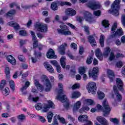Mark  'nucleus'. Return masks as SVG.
<instances>
[{"label":"nucleus","mask_w":125,"mask_h":125,"mask_svg":"<svg viewBox=\"0 0 125 125\" xmlns=\"http://www.w3.org/2000/svg\"><path fill=\"white\" fill-rule=\"evenodd\" d=\"M35 108L38 111H40V110L42 109V111L43 113H46L50 108L54 109V104L51 101L48 102V104H42V103H38L35 105Z\"/></svg>","instance_id":"obj_1"},{"label":"nucleus","mask_w":125,"mask_h":125,"mask_svg":"<svg viewBox=\"0 0 125 125\" xmlns=\"http://www.w3.org/2000/svg\"><path fill=\"white\" fill-rule=\"evenodd\" d=\"M121 2V0H115L114 2L111 5V8L109 11L112 13L114 16H119L120 14V3Z\"/></svg>","instance_id":"obj_2"},{"label":"nucleus","mask_w":125,"mask_h":125,"mask_svg":"<svg viewBox=\"0 0 125 125\" xmlns=\"http://www.w3.org/2000/svg\"><path fill=\"white\" fill-rule=\"evenodd\" d=\"M60 28L57 29V32L60 35H62L63 36H69L72 35L71 31L69 30V27H67V25L64 24H61Z\"/></svg>","instance_id":"obj_3"},{"label":"nucleus","mask_w":125,"mask_h":125,"mask_svg":"<svg viewBox=\"0 0 125 125\" xmlns=\"http://www.w3.org/2000/svg\"><path fill=\"white\" fill-rule=\"evenodd\" d=\"M56 99H59L62 103H64L63 106L67 109H69L70 107V103L69 100L67 99V96L65 95H63L61 96L60 95H58L56 97Z\"/></svg>","instance_id":"obj_4"},{"label":"nucleus","mask_w":125,"mask_h":125,"mask_svg":"<svg viewBox=\"0 0 125 125\" xmlns=\"http://www.w3.org/2000/svg\"><path fill=\"white\" fill-rule=\"evenodd\" d=\"M86 88L88 89L89 93H91L92 94H96V83L93 82H89L87 85Z\"/></svg>","instance_id":"obj_5"},{"label":"nucleus","mask_w":125,"mask_h":125,"mask_svg":"<svg viewBox=\"0 0 125 125\" xmlns=\"http://www.w3.org/2000/svg\"><path fill=\"white\" fill-rule=\"evenodd\" d=\"M103 105L104 107V117H108L111 112V107H110V105H109L106 100H104L103 103Z\"/></svg>","instance_id":"obj_6"},{"label":"nucleus","mask_w":125,"mask_h":125,"mask_svg":"<svg viewBox=\"0 0 125 125\" xmlns=\"http://www.w3.org/2000/svg\"><path fill=\"white\" fill-rule=\"evenodd\" d=\"M86 5L88 7L91 8V9H97L101 7L100 3L96 2L94 0L88 1Z\"/></svg>","instance_id":"obj_7"},{"label":"nucleus","mask_w":125,"mask_h":125,"mask_svg":"<svg viewBox=\"0 0 125 125\" xmlns=\"http://www.w3.org/2000/svg\"><path fill=\"white\" fill-rule=\"evenodd\" d=\"M42 79H43V81H45V90H46V91H50V89L52 88V85L51 84L50 81L48 79V77L45 75H43Z\"/></svg>","instance_id":"obj_8"},{"label":"nucleus","mask_w":125,"mask_h":125,"mask_svg":"<svg viewBox=\"0 0 125 125\" xmlns=\"http://www.w3.org/2000/svg\"><path fill=\"white\" fill-rule=\"evenodd\" d=\"M78 121L81 123H86L84 125H92V122L88 120V117L86 115H80L78 117Z\"/></svg>","instance_id":"obj_9"},{"label":"nucleus","mask_w":125,"mask_h":125,"mask_svg":"<svg viewBox=\"0 0 125 125\" xmlns=\"http://www.w3.org/2000/svg\"><path fill=\"white\" fill-rule=\"evenodd\" d=\"M98 71H99L98 67H94L92 70L89 71V76L90 78H92L93 80H96L98 76Z\"/></svg>","instance_id":"obj_10"},{"label":"nucleus","mask_w":125,"mask_h":125,"mask_svg":"<svg viewBox=\"0 0 125 125\" xmlns=\"http://www.w3.org/2000/svg\"><path fill=\"white\" fill-rule=\"evenodd\" d=\"M35 29L41 32H45L47 31V25L45 24L36 23L35 25Z\"/></svg>","instance_id":"obj_11"},{"label":"nucleus","mask_w":125,"mask_h":125,"mask_svg":"<svg viewBox=\"0 0 125 125\" xmlns=\"http://www.w3.org/2000/svg\"><path fill=\"white\" fill-rule=\"evenodd\" d=\"M31 35L32 37L33 48H36L38 47V46L39 45V43H38V39H37L36 35H35V32L33 31H31Z\"/></svg>","instance_id":"obj_12"},{"label":"nucleus","mask_w":125,"mask_h":125,"mask_svg":"<svg viewBox=\"0 0 125 125\" xmlns=\"http://www.w3.org/2000/svg\"><path fill=\"white\" fill-rule=\"evenodd\" d=\"M116 81L118 89L120 91H124V83H123V81L120 78H117Z\"/></svg>","instance_id":"obj_13"},{"label":"nucleus","mask_w":125,"mask_h":125,"mask_svg":"<svg viewBox=\"0 0 125 125\" xmlns=\"http://www.w3.org/2000/svg\"><path fill=\"white\" fill-rule=\"evenodd\" d=\"M97 120L102 125H109V122L104 117L99 116L97 117Z\"/></svg>","instance_id":"obj_14"},{"label":"nucleus","mask_w":125,"mask_h":125,"mask_svg":"<svg viewBox=\"0 0 125 125\" xmlns=\"http://www.w3.org/2000/svg\"><path fill=\"white\" fill-rule=\"evenodd\" d=\"M65 12L66 15H68L69 16H75V15L77 14V12L76 10L73 9L72 8L66 9Z\"/></svg>","instance_id":"obj_15"},{"label":"nucleus","mask_w":125,"mask_h":125,"mask_svg":"<svg viewBox=\"0 0 125 125\" xmlns=\"http://www.w3.org/2000/svg\"><path fill=\"white\" fill-rule=\"evenodd\" d=\"M47 58H49L50 59H55L56 58V55H55V53L52 49H50L48 52L47 53Z\"/></svg>","instance_id":"obj_16"},{"label":"nucleus","mask_w":125,"mask_h":125,"mask_svg":"<svg viewBox=\"0 0 125 125\" xmlns=\"http://www.w3.org/2000/svg\"><path fill=\"white\" fill-rule=\"evenodd\" d=\"M84 17L86 21H88V22H89L90 23H91L92 20H93V19L91 18V14L88 12H85L84 13Z\"/></svg>","instance_id":"obj_17"},{"label":"nucleus","mask_w":125,"mask_h":125,"mask_svg":"<svg viewBox=\"0 0 125 125\" xmlns=\"http://www.w3.org/2000/svg\"><path fill=\"white\" fill-rule=\"evenodd\" d=\"M81 106H82V102L81 101H78L75 103L73 106V112H77L81 108Z\"/></svg>","instance_id":"obj_18"},{"label":"nucleus","mask_w":125,"mask_h":125,"mask_svg":"<svg viewBox=\"0 0 125 125\" xmlns=\"http://www.w3.org/2000/svg\"><path fill=\"white\" fill-rule=\"evenodd\" d=\"M124 35V31H123V29L120 28L118 29L114 34L111 35L112 38H114V37H121Z\"/></svg>","instance_id":"obj_19"},{"label":"nucleus","mask_w":125,"mask_h":125,"mask_svg":"<svg viewBox=\"0 0 125 125\" xmlns=\"http://www.w3.org/2000/svg\"><path fill=\"white\" fill-rule=\"evenodd\" d=\"M107 75L110 82H113L115 80V74L114 72L110 69L107 70Z\"/></svg>","instance_id":"obj_20"},{"label":"nucleus","mask_w":125,"mask_h":125,"mask_svg":"<svg viewBox=\"0 0 125 125\" xmlns=\"http://www.w3.org/2000/svg\"><path fill=\"white\" fill-rule=\"evenodd\" d=\"M67 46V44L64 43V44H62L59 47V51L61 55H64L65 54V48Z\"/></svg>","instance_id":"obj_21"},{"label":"nucleus","mask_w":125,"mask_h":125,"mask_svg":"<svg viewBox=\"0 0 125 125\" xmlns=\"http://www.w3.org/2000/svg\"><path fill=\"white\" fill-rule=\"evenodd\" d=\"M44 66L49 73H50L51 74H52V73H54V69H53V67H52V66H51V65L47 64H46V62H44Z\"/></svg>","instance_id":"obj_22"},{"label":"nucleus","mask_w":125,"mask_h":125,"mask_svg":"<svg viewBox=\"0 0 125 125\" xmlns=\"http://www.w3.org/2000/svg\"><path fill=\"white\" fill-rule=\"evenodd\" d=\"M95 54L97 58H98V59H100L101 61L103 60V57H102V53L101 52V50H100V49L98 48L96 50Z\"/></svg>","instance_id":"obj_23"},{"label":"nucleus","mask_w":125,"mask_h":125,"mask_svg":"<svg viewBox=\"0 0 125 125\" xmlns=\"http://www.w3.org/2000/svg\"><path fill=\"white\" fill-rule=\"evenodd\" d=\"M7 60L8 62L11 63L12 65L16 64V60L12 56L9 55L7 57Z\"/></svg>","instance_id":"obj_24"},{"label":"nucleus","mask_w":125,"mask_h":125,"mask_svg":"<svg viewBox=\"0 0 125 125\" xmlns=\"http://www.w3.org/2000/svg\"><path fill=\"white\" fill-rule=\"evenodd\" d=\"M113 89L114 90V92L116 95V98L118 101H122V95L119 93V92L117 90V86H114Z\"/></svg>","instance_id":"obj_25"},{"label":"nucleus","mask_w":125,"mask_h":125,"mask_svg":"<svg viewBox=\"0 0 125 125\" xmlns=\"http://www.w3.org/2000/svg\"><path fill=\"white\" fill-rule=\"evenodd\" d=\"M9 26H11L13 27L15 30H19L20 29V26H19V24H18L16 22H14L13 21H10L8 23Z\"/></svg>","instance_id":"obj_26"},{"label":"nucleus","mask_w":125,"mask_h":125,"mask_svg":"<svg viewBox=\"0 0 125 125\" xmlns=\"http://www.w3.org/2000/svg\"><path fill=\"white\" fill-rule=\"evenodd\" d=\"M88 40L92 46H95L96 45V41H95V39H94V38L92 36H89Z\"/></svg>","instance_id":"obj_27"},{"label":"nucleus","mask_w":125,"mask_h":125,"mask_svg":"<svg viewBox=\"0 0 125 125\" xmlns=\"http://www.w3.org/2000/svg\"><path fill=\"white\" fill-rule=\"evenodd\" d=\"M81 96V93L79 91H74L71 93V98L76 99Z\"/></svg>","instance_id":"obj_28"},{"label":"nucleus","mask_w":125,"mask_h":125,"mask_svg":"<svg viewBox=\"0 0 125 125\" xmlns=\"http://www.w3.org/2000/svg\"><path fill=\"white\" fill-rule=\"evenodd\" d=\"M60 62L62 68L65 69V67H66V57L65 56H62L60 59Z\"/></svg>","instance_id":"obj_29"},{"label":"nucleus","mask_w":125,"mask_h":125,"mask_svg":"<svg viewBox=\"0 0 125 125\" xmlns=\"http://www.w3.org/2000/svg\"><path fill=\"white\" fill-rule=\"evenodd\" d=\"M55 117V118H57V119L59 120L60 122L62 124V125H65V124H67V123L66 122V120H65V119L63 117H62L61 115L56 114Z\"/></svg>","instance_id":"obj_30"},{"label":"nucleus","mask_w":125,"mask_h":125,"mask_svg":"<svg viewBox=\"0 0 125 125\" xmlns=\"http://www.w3.org/2000/svg\"><path fill=\"white\" fill-rule=\"evenodd\" d=\"M29 101H32L33 102H38L39 101V97H33L32 95H29L28 98Z\"/></svg>","instance_id":"obj_31"},{"label":"nucleus","mask_w":125,"mask_h":125,"mask_svg":"<svg viewBox=\"0 0 125 125\" xmlns=\"http://www.w3.org/2000/svg\"><path fill=\"white\" fill-rule=\"evenodd\" d=\"M2 92L4 96H7V95L9 94V88H8L7 87H5L2 90Z\"/></svg>","instance_id":"obj_32"},{"label":"nucleus","mask_w":125,"mask_h":125,"mask_svg":"<svg viewBox=\"0 0 125 125\" xmlns=\"http://www.w3.org/2000/svg\"><path fill=\"white\" fill-rule=\"evenodd\" d=\"M105 40V36L103 35H101L100 39V43L102 47H104V41Z\"/></svg>","instance_id":"obj_33"},{"label":"nucleus","mask_w":125,"mask_h":125,"mask_svg":"<svg viewBox=\"0 0 125 125\" xmlns=\"http://www.w3.org/2000/svg\"><path fill=\"white\" fill-rule=\"evenodd\" d=\"M16 13V11L15 10H11L8 12L6 14L7 17H11Z\"/></svg>","instance_id":"obj_34"},{"label":"nucleus","mask_w":125,"mask_h":125,"mask_svg":"<svg viewBox=\"0 0 125 125\" xmlns=\"http://www.w3.org/2000/svg\"><path fill=\"white\" fill-rule=\"evenodd\" d=\"M29 85H30V82L27 81L25 83V85L21 88V91L23 92L24 90H26V89L29 87Z\"/></svg>","instance_id":"obj_35"},{"label":"nucleus","mask_w":125,"mask_h":125,"mask_svg":"<svg viewBox=\"0 0 125 125\" xmlns=\"http://www.w3.org/2000/svg\"><path fill=\"white\" fill-rule=\"evenodd\" d=\"M52 117H53V113L49 112L47 116L48 123H51V121H52Z\"/></svg>","instance_id":"obj_36"},{"label":"nucleus","mask_w":125,"mask_h":125,"mask_svg":"<svg viewBox=\"0 0 125 125\" xmlns=\"http://www.w3.org/2000/svg\"><path fill=\"white\" fill-rule=\"evenodd\" d=\"M84 102L86 105H94V101L91 99L85 100Z\"/></svg>","instance_id":"obj_37"},{"label":"nucleus","mask_w":125,"mask_h":125,"mask_svg":"<svg viewBox=\"0 0 125 125\" xmlns=\"http://www.w3.org/2000/svg\"><path fill=\"white\" fill-rule=\"evenodd\" d=\"M97 93L99 99H103L105 97V95L103 92L99 91H98Z\"/></svg>","instance_id":"obj_38"},{"label":"nucleus","mask_w":125,"mask_h":125,"mask_svg":"<svg viewBox=\"0 0 125 125\" xmlns=\"http://www.w3.org/2000/svg\"><path fill=\"white\" fill-rule=\"evenodd\" d=\"M111 51V49L109 48V47H107L104 49V56H108L109 54H110V52Z\"/></svg>","instance_id":"obj_39"},{"label":"nucleus","mask_w":125,"mask_h":125,"mask_svg":"<svg viewBox=\"0 0 125 125\" xmlns=\"http://www.w3.org/2000/svg\"><path fill=\"white\" fill-rule=\"evenodd\" d=\"M51 8L52 9V10H57V9H58V6H57V2H53L51 5Z\"/></svg>","instance_id":"obj_40"},{"label":"nucleus","mask_w":125,"mask_h":125,"mask_svg":"<svg viewBox=\"0 0 125 125\" xmlns=\"http://www.w3.org/2000/svg\"><path fill=\"white\" fill-rule=\"evenodd\" d=\"M58 87L59 88H61L59 91H58V93L59 94H61V93H63V84L62 83H58Z\"/></svg>","instance_id":"obj_41"},{"label":"nucleus","mask_w":125,"mask_h":125,"mask_svg":"<svg viewBox=\"0 0 125 125\" xmlns=\"http://www.w3.org/2000/svg\"><path fill=\"white\" fill-rule=\"evenodd\" d=\"M84 111H89V107L87 106H84L83 108L80 109V113H83Z\"/></svg>","instance_id":"obj_42"},{"label":"nucleus","mask_w":125,"mask_h":125,"mask_svg":"<svg viewBox=\"0 0 125 125\" xmlns=\"http://www.w3.org/2000/svg\"><path fill=\"white\" fill-rule=\"evenodd\" d=\"M4 86H5V80H2L0 83V90H2V89L5 88V87H4Z\"/></svg>","instance_id":"obj_43"},{"label":"nucleus","mask_w":125,"mask_h":125,"mask_svg":"<svg viewBox=\"0 0 125 125\" xmlns=\"http://www.w3.org/2000/svg\"><path fill=\"white\" fill-rule=\"evenodd\" d=\"M102 25L104 28H108L110 24H109V21H108L104 20L102 22Z\"/></svg>","instance_id":"obj_44"},{"label":"nucleus","mask_w":125,"mask_h":125,"mask_svg":"<svg viewBox=\"0 0 125 125\" xmlns=\"http://www.w3.org/2000/svg\"><path fill=\"white\" fill-rule=\"evenodd\" d=\"M10 86L12 91H14V90H15V87L14 85V81L11 80L10 81Z\"/></svg>","instance_id":"obj_45"},{"label":"nucleus","mask_w":125,"mask_h":125,"mask_svg":"<svg viewBox=\"0 0 125 125\" xmlns=\"http://www.w3.org/2000/svg\"><path fill=\"white\" fill-rule=\"evenodd\" d=\"M85 73V68L84 67H80L79 68V73L80 75H83Z\"/></svg>","instance_id":"obj_46"},{"label":"nucleus","mask_w":125,"mask_h":125,"mask_svg":"<svg viewBox=\"0 0 125 125\" xmlns=\"http://www.w3.org/2000/svg\"><path fill=\"white\" fill-rule=\"evenodd\" d=\"M19 121H23L26 118V116L24 114H21L20 115H18L17 117Z\"/></svg>","instance_id":"obj_47"},{"label":"nucleus","mask_w":125,"mask_h":125,"mask_svg":"<svg viewBox=\"0 0 125 125\" xmlns=\"http://www.w3.org/2000/svg\"><path fill=\"white\" fill-rule=\"evenodd\" d=\"M115 57H116V56H115V54H114V52H111L110 53L109 60H110V61H112L114 60V59H115Z\"/></svg>","instance_id":"obj_48"},{"label":"nucleus","mask_w":125,"mask_h":125,"mask_svg":"<svg viewBox=\"0 0 125 125\" xmlns=\"http://www.w3.org/2000/svg\"><path fill=\"white\" fill-rule=\"evenodd\" d=\"M60 4H61V5H62V6H63V5H69V6L72 5V4H71V3L68 1H61L60 2Z\"/></svg>","instance_id":"obj_49"},{"label":"nucleus","mask_w":125,"mask_h":125,"mask_svg":"<svg viewBox=\"0 0 125 125\" xmlns=\"http://www.w3.org/2000/svg\"><path fill=\"white\" fill-rule=\"evenodd\" d=\"M5 73L6 77H9V74H10V72L9 70V67H5Z\"/></svg>","instance_id":"obj_50"},{"label":"nucleus","mask_w":125,"mask_h":125,"mask_svg":"<svg viewBox=\"0 0 125 125\" xmlns=\"http://www.w3.org/2000/svg\"><path fill=\"white\" fill-rule=\"evenodd\" d=\"M72 89H77V88H80V83H76L73 85L71 87Z\"/></svg>","instance_id":"obj_51"},{"label":"nucleus","mask_w":125,"mask_h":125,"mask_svg":"<svg viewBox=\"0 0 125 125\" xmlns=\"http://www.w3.org/2000/svg\"><path fill=\"white\" fill-rule=\"evenodd\" d=\"M92 62V58L90 56L88 57L86 60V63L88 64V65H90V64H91Z\"/></svg>","instance_id":"obj_52"},{"label":"nucleus","mask_w":125,"mask_h":125,"mask_svg":"<svg viewBox=\"0 0 125 125\" xmlns=\"http://www.w3.org/2000/svg\"><path fill=\"white\" fill-rule=\"evenodd\" d=\"M110 121L114 124H119V120L117 118H110Z\"/></svg>","instance_id":"obj_53"},{"label":"nucleus","mask_w":125,"mask_h":125,"mask_svg":"<svg viewBox=\"0 0 125 125\" xmlns=\"http://www.w3.org/2000/svg\"><path fill=\"white\" fill-rule=\"evenodd\" d=\"M117 29V23L115 22L112 26L111 28V32L112 33H115V31H116V29Z\"/></svg>","instance_id":"obj_54"},{"label":"nucleus","mask_w":125,"mask_h":125,"mask_svg":"<svg viewBox=\"0 0 125 125\" xmlns=\"http://www.w3.org/2000/svg\"><path fill=\"white\" fill-rule=\"evenodd\" d=\"M70 47H71V48H73L74 50L78 49V46L77 45V44L75 43H72L70 45Z\"/></svg>","instance_id":"obj_55"},{"label":"nucleus","mask_w":125,"mask_h":125,"mask_svg":"<svg viewBox=\"0 0 125 125\" xmlns=\"http://www.w3.org/2000/svg\"><path fill=\"white\" fill-rule=\"evenodd\" d=\"M20 36L25 37V36H27V32L25 30H21L20 31Z\"/></svg>","instance_id":"obj_56"},{"label":"nucleus","mask_w":125,"mask_h":125,"mask_svg":"<svg viewBox=\"0 0 125 125\" xmlns=\"http://www.w3.org/2000/svg\"><path fill=\"white\" fill-rule=\"evenodd\" d=\"M116 58H124L125 57V55L123 54L118 53L116 54Z\"/></svg>","instance_id":"obj_57"},{"label":"nucleus","mask_w":125,"mask_h":125,"mask_svg":"<svg viewBox=\"0 0 125 125\" xmlns=\"http://www.w3.org/2000/svg\"><path fill=\"white\" fill-rule=\"evenodd\" d=\"M50 63H51V64H52V65H53L55 67H56V66L58 65V62H57V61H56L55 60L50 61Z\"/></svg>","instance_id":"obj_58"},{"label":"nucleus","mask_w":125,"mask_h":125,"mask_svg":"<svg viewBox=\"0 0 125 125\" xmlns=\"http://www.w3.org/2000/svg\"><path fill=\"white\" fill-rule=\"evenodd\" d=\"M84 30L87 35L89 34V27L88 26H83Z\"/></svg>","instance_id":"obj_59"},{"label":"nucleus","mask_w":125,"mask_h":125,"mask_svg":"<svg viewBox=\"0 0 125 125\" xmlns=\"http://www.w3.org/2000/svg\"><path fill=\"white\" fill-rule=\"evenodd\" d=\"M37 89L39 90V91H42L43 90V86L42 84H40L37 87Z\"/></svg>","instance_id":"obj_60"},{"label":"nucleus","mask_w":125,"mask_h":125,"mask_svg":"<svg viewBox=\"0 0 125 125\" xmlns=\"http://www.w3.org/2000/svg\"><path fill=\"white\" fill-rule=\"evenodd\" d=\"M116 66L118 68H122L123 67V62H118L116 63Z\"/></svg>","instance_id":"obj_61"},{"label":"nucleus","mask_w":125,"mask_h":125,"mask_svg":"<svg viewBox=\"0 0 125 125\" xmlns=\"http://www.w3.org/2000/svg\"><path fill=\"white\" fill-rule=\"evenodd\" d=\"M94 14L95 15V16H100L101 12L100 11H94Z\"/></svg>","instance_id":"obj_62"},{"label":"nucleus","mask_w":125,"mask_h":125,"mask_svg":"<svg viewBox=\"0 0 125 125\" xmlns=\"http://www.w3.org/2000/svg\"><path fill=\"white\" fill-rule=\"evenodd\" d=\"M96 108L97 109V111H102V106H101V105L98 104L96 105Z\"/></svg>","instance_id":"obj_63"},{"label":"nucleus","mask_w":125,"mask_h":125,"mask_svg":"<svg viewBox=\"0 0 125 125\" xmlns=\"http://www.w3.org/2000/svg\"><path fill=\"white\" fill-rule=\"evenodd\" d=\"M19 59L20 60V61L24 62L25 61V57L23 55H20L19 56Z\"/></svg>","instance_id":"obj_64"}]
</instances>
